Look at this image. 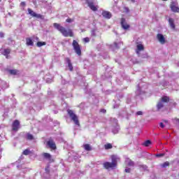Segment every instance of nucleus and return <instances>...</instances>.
Here are the masks:
<instances>
[{
    "label": "nucleus",
    "mask_w": 179,
    "mask_h": 179,
    "mask_svg": "<svg viewBox=\"0 0 179 179\" xmlns=\"http://www.w3.org/2000/svg\"><path fill=\"white\" fill-rule=\"evenodd\" d=\"M53 26L57 30H58L64 37H73V31L72 29L67 30L66 28L61 26L58 23H54Z\"/></svg>",
    "instance_id": "nucleus-1"
},
{
    "label": "nucleus",
    "mask_w": 179,
    "mask_h": 179,
    "mask_svg": "<svg viewBox=\"0 0 179 179\" xmlns=\"http://www.w3.org/2000/svg\"><path fill=\"white\" fill-rule=\"evenodd\" d=\"M111 159L112 162H106L103 163V167L104 169H106V170H108V169H114L117 167V158H115V156L113 155Z\"/></svg>",
    "instance_id": "nucleus-2"
},
{
    "label": "nucleus",
    "mask_w": 179,
    "mask_h": 179,
    "mask_svg": "<svg viewBox=\"0 0 179 179\" xmlns=\"http://www.w3.org/2000/svg\"><path fill=\"white\" fill-rule=\"evenodd\" d=\"M67 113L69 115L70 118L72 120V121H73L74 124L78 127H80V123L79 122V118L78 117V115L75 114L73 110L71 109H68Z\"/></svg>",
    "instance_id": "nucleus-3"
},
{
    "label": "nucleus",
    "mask_w": 179,
    "mask_h": 179,
    "mask_svg": "<svg viewBox=\"0 0 179 179\" xmlns=\"http://www.w3.org/2000/svg\"><path fill=\"white\" fill-rule=\"evenodd\" d=\"M72 46L76 54H77L78 57H80V55H82V48H80V45H79V43H78L76 40H73L72 43Z\"/></svg>",
    "instance_id": "nucleus-4"
},
{
    "label": "nucleus",
    "mask_w": 179,
    "mask_h": 179,
    "mask_svg": "<svg viewBox=\"0 0 179 179\" xmlns=\"http://www.w3.org/2000/svg\"><path fill=\"white\" fill-rule=\"evenodd\" d=\"M120 24L123 30H129V29L131 28V25H129V24L127 22V20H125V18H121Z\"/></svg>",
    "instance_id": "nucleus-5"
},
{
    "label": "nucleus",
    "mask_w": 179,
    "mask_h": 179,
    "mask_svg": "<svg viewBox=\"0 0 179 179\" xmlns=\"http://www.w3.org/2000/svg\"><path fill=\"white\" fill-rule=\"evenodd\" d=\"M46 146L52 149V150H55L57 149V145L52 138H50L49 141L46 142Z\"/></svg>",
    "instance_id": "nucleus-6"
},
{
    "label": "nucleus",
    "mask_w": 179,
    "mask_h": 179,
    "mask_svg": "<svg viewBox=\"0 0 179 179\" xmlns=\"http://www.w3.org/2000/svg\"><path fill=\"white\" fill-rule=\"evenodd\" d=\"M170 8H171V10H172V12H174L175 13H179L178 4L175 1L171 2Z\"/></svg>",
    "instance_id": "nucleus-7"
},
{
    "label": "nucleus",
    "mask_w": 179,
    "mask_h": 179,
    "mask_svg": "<svg viewBox=\"0 0 179 179\" xmlns=\"http://www.w3.org/2000/svg\"><path fill=\"white\" fill-rule=\"evenodd\" d=\"M28 13L32 16V17H36L37 19H44V16L41 14H37L31 10V8H28Z\"/></svg>",
    "instance_id": "nucleus-8"
},
{
    "label": "nucleus",
    "mask_w": 179,
    "mask_h": 179,
    "mask_svg": "<svg viewBox=\"0 0 179 179\" xmlns=\"http://www.w3.org/2000/svg\"><path fill=\"white\" fill-rule=\"evenodd\" d=\"M19 128H20V122L19 120H15L12 124L13 131H19Z\"/></svg>",
    "instance_id": "nucleus-9"
},
{
    "label": "nucleus",
    "mask_w": 179,
    "mask_h": 179,
    "mask_svg": "<svg viewBox=\"0 0 179 179\" xmlns=\"http://www.w3.org/2000/svg\"><path fill=\"white\" fill-rule=\"evenodd\" d=\"M42 155L44 159H47L48 160L49 163H54V162H55V160L52 159V156H51L48 152H43Z\"/></svg>",
    "instance_id": "nucleus-10"
},
{
    "label": "nucleus",
    "mask_w": 179,
    "mask_h": 179,
    "mask_svg": "<svg viewBox=\"0 0 179 179\" xmlns=\"http://www.w3.org/2000/svg\"><path fill=\"white\" fill-rule=\"evenodd\" d=\"M157 38L160 44H166V38H164V36H163V34H157Z\"/></svg>",
    "instance_id": "nucleus-11"
},
{
    "label": "nucleus",
    "mask_w": 179,
    "mask_h": 179,
    "mask_svg": "<svg viewBox=\"0 0 179 179\" xmlns=\"http://www.w3.org/2000/svg\"><path fill=\"white\" fill-rule=\"evenodd\" d=\"M87 3L91 10H93L94 12L97 10V7L94 6V3H93V1H87Z\"/></svg>",
    "instance_id": "nucleus-12"
},
{
    "label": "nucleus",
    "mask_w": 179,
    "mask_h": 179,
    "mask_svg": "<svg viewBox=\"0 0 179 179\" xmlns=\"http://www.w3.org/2000/svg\"><path fill=\"white\" fill-rule=\"evenodd\" d=\"M102 16L105 17V19H111L113 15L111 14V13H110V11L103 10L102 12Z\"/></svg>",
    "instance_id": "nucleus-13"
},
{
    "label": "nucleus",
    "mask_w": 179,
    "mask_h": 179,
    "mask_svg": "<svg viewBox=\"0 0 179 179\" xmlns=\"http://www.w3.org/2000/svg\"><path fill=\"white\" fill-rule=\"evenodd\" d=\"M143 50H145V47L143 46V45L138 44L136 45V54H138V55H139V54H141V51H143Z\"/></svg>",
    "instance_id": "nucleus-14"
},
{
    "label": "nucleus",
    "mask_w": 179,
    "mask_h": 179,
    "mask_svg": "<svg viewBox=\"0 0 179 179\" xmlns=\"http://www.w3.org/2000/svg\"><path fill=\"white\" fill-rule=\"evenodd\" d=\"M65 61L68 64L69 71L72 72V71H73V66H72V63L71 62V59H69V57H66Z\"/></svg>",
    "instance_id": "nucleus-15"
},
{
    "label": "nucleus",
    "mask_w": 179,
    "mask_h": 179,
    "mask_svg": "<svg viewBox=\"0 0 179 179\" xmlns=\"http://www.w3.org/2000/svg\"><path fill=\"white\" fill-rule=\"evenodd\" d=\"M26 45L28 46L34 45V42H33V39L31 38H26Z\"/></svg>",
    "instance_id": "nucleus-16"
},
{
    "label": "nucleus",
    "mask_w": 179,
    "mask_h": 179,
    "mask_svg": "<svg viewBox=\"0 0 179 179\" xmlns=\"http://www.w3.org/2000/svg\"><path fill=\"white\" fill-rule=\"evenodd\" d=\"M169 26L171 27V29L175 30V29H176V24H174V19L169 18Z\"/></svg>",
    "instance_id": "nucleus-17"
},
{
    "label": "nucleus",
    "mask_w": 179,
    "mask_h": 179,
    "mask_svg": "<svg viewBox=\"0 0 179 179\" xmlns=\"http://www.w3.org/2000/svg\"><path fill=\"white\" fill-rule=\"evenodd\" d=\"M9 54H10V49L7 48L3 50V55L8 59L9 58Z\"/></svg>",
    "instance_id": "nucleus-18"
},
{
    "label": "nucleus",
    "mask_w": 179,
    "mask_h": 179,
    "mask_svg": "<svg viewBox=\"0 0 179 179\" xmlns=\"http://www.w3.org/2000/svg\"><path fill=\"white\" fill-rule=\"evenodd\" d=\"M161 101L162 103H169L170 101V98L167 96H164L161 98Z\"/></svg>",
    "instance_id": "nucleus-19"
},
{
    "label": "nucleus",
    "mask_w": 179,
    "mask_h": 179,
    "mask_svg": "<svg viewBox=\"0 0 179 179\" xmlns=\"http://www.w3.org/2000/svg\"><path fill=\"white\" fill-rule=\"evenodd\" d=\"M163 107H164V103H163V102H162V101H159L157 104V110H162V108H163Z\"/></svg>",
    "instance_id": "nucleus-20"
},
{
    "label": "nucleus",
    "mask_w": 179,
    "mask_h": 179,
    "mask_svg": "<svg viewBox=\"0 0 179 179\" xmlns=\"http://www.w3.org/2000/svg\"><path fill=\"white\" fill-rule=\"evenodd\" d=\"M104 149H106V150H108V149H113V144L110 143L105 144Z\"/></svg>",
    "instance_id": "nucleus-21"
},
{
    "label": "nucleus",
    "mask_w": 179,
    "mask_h": 179,
    "mask_svg": "<svg viewBox=\"0 0 179 179\" xmlns=\"http://www.w3.org/2000/svg\"><path fill=\"white\" fill-rule=\"evenodd\" d=\"M83 148L85 150H87V152H90V150H92V147L90 146V144H85L83 145Z\"/></svg>",
    "instance_id": "nucleus-22"
},
{
    "label": "nucleus",
    "mask_w": 179,
    "mask_h": 179,
    "mask_svg": "<svg viewBox=\"0 0 179 179\" xmlns=\"http://www.w3.org/2000/svg\"><path fill=\"white\" fill-rule=\"evenodd\" d=\"M150 145H152V141H150V140H147L143 143V146H145V148H148Z\"/></svg>",
    "instance_id": "nucleus-23"
},
{
    "label": "nucleus",
    "mask_w": 179,
    "mask_h": 179,
    "mask_svg": "<svg viewBox=\"0 0 179 179\" xmlns=\"http://www.w3.org/2000/svg\"><path fill=\"white\" fill-rule=\"evenodd\" d=\"M8 72L10 75H17L18 71L17 69H10L8 70Z\"/></svg>",
    "instance_id": "nucleus-24"
},
{
    "label": "nucleus",
    "mask_w": 179,
    "mask_h": 179,
    "mask_svg": "<svg viewBox=\"0 0 179 179\" xmlns=\"http://www.w3.org/2000/svg\"><path fill=\"white\" fill-rule=\"evenodd\" d=\"M27 139L28 141H33V139H34V136L30 133H28L27 134Z\"/></svg>",
    "instance_id": "nucleus-25"
},
{
    "label": "nucleus",
    "mask_w": 179,
    "mask_h": 179,
    "mask_svg": "<svg viewBox=\"0 0 179 179\" xmlns=\"http://www.w3.org/2000/svg\"><path fill=\"white\" fill-rule=\"evenodd\" d=\"M31 153V151H30V150L29 149H26L22 152V155H24V156H28V155H30Z\"/></svg>",
    "instance_id": "nucleus-26"
},
{
    "label": "nucleus",
    "mask_w": 179,
    "mask_h": 179,
    "mask_svg": "<svg viewBox=\"0 0 179 179\" xmlns=\"http://www.w3.org/2000/svg\"><path fill=\"white\" fill-rule=\"evenodd\" d=\"M47 45V43L41 42V41H38L37 43H36V45L38 47H43V45Z\"/></svg>",
    "instance_id": "nucleus-27"
},
{
    "label": "nucleus",
    "mask_w": 179,
    "mask_h": 179,
    "mask_svg": "<svg viewBox=\"0 0 179 179\" xmlns=\"http://www.w3.org/2000/svg\"><path fill=\"white\" fill-rule=\"evenodd\" d=\"M169 166H170V162H165L164 164L161 165V167H162V169H166V167H169Z\"/></svg>",
    "instance_id": "nucleus-28"
},
{
    "label": "nucleus",
    "mask_w": 179,
    "mask_h": 179,
    "mask_svg": "<svg viewBox=\"0 0 179 179\" xmlns=\"http://www.w3.org/2000/svg\"><path fill=\"white\" fill-rule=\"evenodd\" d=\"M124 12L125 13H129V8L128 7H124Z\"/></svg>",
    "instance_id": "nucleus-29"
},
{
    "label": "nucleus",
    "mask_w": 179,
    "mask_h": 179,
    "mask_svg": "<svg viewBox=\"0 0 179 179\" xmlns=\"http://www.w3.org/2000/svg\"><path fill=\"white\" fill-rule=\"evenodd\" d=\"M83 41L84 43H89V41H90V38H89V37L84 38Z\"/></svg>",
    "instance_id": "nucleus-30"
},
{
    "label": "nucleus",
    "mask_w": 179,
    "mask_h": 179,
    "mask_svg": "<svg viewBox=\"0 0 179 179\" xmlns=\"http://www.w3.org/2000/svg\"><path fill=\"white\" fill-rule=\"evenodd\" d=\"M134 164H135L133 162L132 160H129L128 162V166H134Z\"/></svg>",
    "instance_id": "nucleus-31"
},
{
    "label": "nucleus",
    "mask_w": 179,
    "mask_h": 179,
    "mask_svg": "<svg viewBox=\"0 0 179 179\" xmlns=\"http://www.w3.org/2000/svg\"><path fill=\"white\" fill-rule=\"evenodd\" d=\"M66 22L67 23H72V22H73V19L67 18V19L66 20Z\"/></svg>",
    "instance_id": "nucleus-32"
},
{
    "label": "nucleus",
    "mask_w": 179,
    "mask_h": 179,
    "mask_svg": "<svg viewBox=\"0 0 179 179\" xmlns=\"http://www.w3.org/2000/svg\"><path fill=\"white\" fill-rule=\"evenodd\" d=\"M143 115V112L139 110V111H137L136 113V115Z\"/></svg>",
    "instance_id": "nucleus-33"
},
{
    "label": "nucleus",
    "mask_w": 179,
    "mask_h": 179,
    "mask_svg": "<svg viewBox=\"0 0 179 179\" xmlns=\"http://www.w3.org/2000/svg\"><path fill=\"white\" fill-rule=\"evenodd\" d=\"M45 172L48 173V174H50V166H47L45 169Z\"/></svg>",
    "instance_id": "nucleus-34"
},
{
    "label": "nucleus",
    "mask_w": 179,
    "mask_h": 179,
    "mask_svg": "<svg viewBox=\"0 0 179 179\" xmlns=\"http://www.w3.org/2000/svg\"><path fill=\"white\" fill-rule=\"evenodd\" d=\"M163 156H164V153L157 155V157H163Z\"/></svg>",
    "instance_id": "nucleus-35"
},
{
    "label": "nucleus",
    "mask_w": 179,
    "mask_h": 179,
    "mask_svg": "<svg viewBox=\"0 0 179 179\" xmlns=\"http://www.w3.org/2000/svg\"><path fill=\"white\" fill-rule=\"evenodd\" d=\"M124 171H125L126 173H131V169H126L124 170Z\"/></svg>",
    "instance_id": "nucleus-36"
},
{
    "label": "nucleus",
    "mask_w": 179,
    "mask_h": 179,
    "mask_svg": "<svg viewBox=\"0 0 179 179\" xmlns=\"http://www.w3.org/2000/svg\"><path fill=\"white\" fill-rule=\"evenodd\" d=\"M159 126H160L161 128H164V124H163V122H161L159 124Z\"/></svg>",
    "instance_id": "nucleus-37"
},
{
    "label": "nucleus",
    "mask_w": 179,
    "mask_h": 179,
    "mask_svg": "<svg viewBox=\"0 0 179 179\" xmlns=\"http://www.w3.org/2000/svg\"><path fill=\"white\" fill-rule=\"evenodd\" d=\"M22 6H26V3L24 1L21 2Z\"/></svg>",
    "instance_id": "nucleus-38"
},
{
    "label": "nucleus",
    "mask_w": 179,
    "mask_h": 179,
    "mask_svg": "<svg viewBox=\"0 0 179 179\" xmlns=\"http://www.w3.org/2000/svg\"><path fill=\"white\" fill-rule=\"evenodd\" d=\"M0 37H1V38L4 37L3 33L2 32L0 33Z\"/></svg>",
    "instance_id": "nucleus-39"
},
{
    "label": "nucleus",
    "mask_w": 179,
    "mask_h": 179,
    "mask_svg": "<svg viewBox=\"0 0 179 179\" xmlns=\"http://www.w3.org/2000/svg\"><path fill=\"white\" fill-rule=\"evenodd\" d=\"M101 111L102 113H106V110L105 109H101Z\"/></svg>",
    "instance_id": "nucleus-40"
},
{
    "label": "nucleus",
    "mask_w": 179,
    "mask_h": 179,
    "mask_svg": "<svg viewBox=\"0 0 179 179\" xmlns=\"http://www.w3.org/2000/svg\"><path fill=\"white\" fill-rule=\"evenodd\" d=\"M163 122L167 124V122H169V120H163Z\"/></svg>",
    "instance_id": "nucleus-41"
},
{
    "label": "nucleus",
    "mask_w": 179,
    "mask_h": 179,
    "mask_svg": "<svg viewBox=\"0 0 179 179\" xmlns=\"http://www.w3.org/2000/svg\"><path fill=\"white\" fill-rule=\"evenodd\" d=\"M133 2H135V0H131Z\"/></svg>",
    "instance_id": "nucleus-42"
},
{
    "label": "nucleus",
    "mask_w": 179,
    "mask_h": 179,
    "mask_svg": "<svg viewBox=\"0 0 179 179\" xmlns=\"http://www.w3.org/2000/svg\"><path fill=\"white\" fill-rule=\"evenodd\" d=\"M36 40H38V37H36Z\"/></svg>",
    "instance_id": "nucleus-43"
},
{
    "label": "nucleus",
    "mask_w": 179,
    "mask_h": 179,
    "mask_svg": "<svg viewBox=\"0 0 179 179\" xmlns=\"http://www.w3.org/2000/svg\"><path fill=\"white\" fill-rule=\"evenodd\" d=\"M115 45H117V43H115Z\"/></svg>",
    "instance_id": "nucleus-44"
},
{
    "label": "nucleus",
    "mask_w": 179,
    "mask_h": 179,
    "mask_svg": "<svg viewBox=\"0 0 179 179\" xmlns=\"http://www.w3.org/2000/svg\"><path fill=\"white\" fill-rule=\"evenodd\" d=\"M1 150H2L0 148V152H1Z\"/></svg>",
    "instance_id": "nucleus-45"
},
{
    "label": "nucleus",
    "mask_w": 179,
    "mask_h": 179,
    "mask_svg": "<svg viewBox=\"0 0 179 179\" xmlns=\"http://www.w3.org/2000/svg\"><path fill=\"white\" fill-rule=\"evenodd\" d=\"M162 1H167V0H162Z\"/></svg>",
    "instance_id": "nucleus-46"
},
{
    "label": "nucleus",
    "mask_w": 179,
    "mask_h": 179,
    "mask_svg": "<svg viewBox=\"0 0 179 179\" xmlns=\"http://www.w3.org/2000/svg\"><path fill=\"white\" fill-rule=\"evenodd\" d=\"M0 27H1V23H0Z\"/></svg>",
    "instance_id": "nucleus-47"
}]
</instances>
